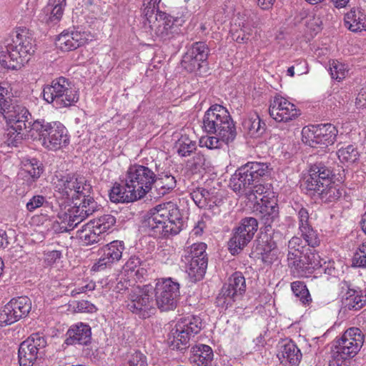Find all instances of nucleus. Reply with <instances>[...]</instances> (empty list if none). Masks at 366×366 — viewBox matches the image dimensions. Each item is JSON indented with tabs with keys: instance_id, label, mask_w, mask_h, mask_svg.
<instances>
[{
	"instance_id": "58",
	"label": "nucleus",
	"mask_w": 366,
	"mask_h": 366,
	"mask_svg": "<svg viewBox=\"0 0 366 366\" xmlns=\"http://www.w3.org/2000/svg\"><path fill=\"white\" fill-rule=\"evenodd\" d=\"M46 202L45 197L43 195H34L33 196L29 201L26 204V207L28 211L33 212L36 209L39 208L43 206V204Z\"/></svg>"
},
{
	"instance_id": "40",
	"label": "nucleus",
	"mask_w": 366,
	"mask_h": 366,
	"mask_svg": "<svg viewBox=\"0 0 366 366\" xmlns=\"http://www.w3.org/2000/svg\"><path fill=\"white\" fill-rule=\"evenodd\" d=\"M66 6V0H49L45 10L50 12V16L46 20L48 24H56L63 15L64 8Z\"/></svg>"
},
{
	"instance_id": "2",
	"label": "nucleus",
	"mask_w": 366,
	"mask_h": 366,
	"mask_svg": "<svg viewBox=\"0 0 366 366\" xmlns=\"http://www.w3.org/2000/svg\"><path fill=\"white\" fill-rule=\"evenodd\" d=\"M309 177L305 181V188L309 195L316 199L330 203L337 200L342 192L332 182V170L322 162L312 165L309 170Z\"/></svg>"
},
{
	"instance_id": "54",
	"label": "nucleus",
	"mask_w": 366,
	"mask_h": 366,
	"mask_svg": "<svg viewBox=\"0 0 366 366\" xmlns=\"http://www.w3.org/2000/svg\"><path fill=\"white\" fill-rule=\"evenodd\" d=\"M41 170V174L44 171V167L42 164L40 163L36 159H26L24 160V179L28 177V175H32L33 172L38 171V169Z\"/></svg>"
},
{
	"instance_id": "51",
	"label": "nucleus",
	"mask_w": 366,
	"mask_h": 366,
	"mask_svg": "<svg viewBox=\"0 0 366 366\" xmlns=\"http://www.w3.org/2000/svg\"><path fill=\"white\" fill-rule=\"evenodd\" d=\"M352 266L366 269V242L362 243L352 258Z\"/></svg>"
},
{
	"instance_id": "4",
	"label": "nucleus",
	"mask_w": 366,
	"mask_h": 366,
	"mask_svg": "<svg viewBox=\"0 0 366 366\" xmlns=\"http://www.w3.org/2000/svg\"><path fill=\"white\" fill-rule=\"evenodd\" d=\"M9 86L6 82H0V112L4 114L9 127L7 138L5 143L9 147H18L22 144L23 134L21 133V122L23 114L22 109L19 105L12 107L11 110H8L10 107L9 102L6 97L9 93Z\"/></svg>"
},
{
	"instance_id": "27",
	"label": "nucleus",
	"mask_w": 366,
	"mask_h": 366,
	"mask_svg": "<svg viewBox=\"0 0 366 366\" xmlns=\"http://www.w3.org/2000/svg\"><path fill=\"white\" fill-rule=\"evenodd\" d=\"M21 297L13 298L0 309V326L4 327L18 321L23 315Z\"/></svg>"
},
{
	"instance_id": "12",
	"label": "nucleus",
	"mask_w": 366,
	"mask_h": 366,
	"mask_svg": "<svg viewBox=\"0 0 366 366\" xmlns=\"http://www.w3.org/2000/svg\"><path fill=\"white\" fill-rule=\"evenodd\" d=\"M155 301L157 307L163 312L176 308L179 297V284L172 278L163 280L156 284Z\"/></svg>"
},
{
	"instance_id": "45",
	"label": "nucleus",
	"mask_w": 366,
	"mask_h": 366,
	"mask_svg": "<svg viewBox=\"0 0 366 366\" xmlns=\"http://www.w3.org/2000/svg\"><path fill=\"white\" fill-rule=\"evenodd\" d=\"M301 235L309 247L315 249L320 244V239L318 236L317 231L314 230L312 226L302 227V229H300Z\"/></svg>"
},
{
	"instance_id": "41",
	"label": "nucleus",
	"mask_w": 366,
	"mask_h": 366,
	"mask_svg": "<svg viewBox=\"0 0 366 366\" xmlns=\"http://www.w3.org/2000/svg\"><path fill=\"white\" fill-rule=\"evenodd\" d=\"M191 195L196 205L201 209H211L213 204L215 203V201L212 200L209 191L205 189H198L194 191Z\"/></svg>"
},
{
	"instance_id": "10",
	"label": "nucleus",
	"mask_w": 366,
	"mask_h": 366,
	"mask_svg": "<svg viewBox=\"0 0 366 366\" xmlns=\"http://www.w3.org/2000/svg\"><path fill=\"white\" fill-rule=\"evenodd\" d=\"M257 229V219L250 217L242 219L239 226L233 229L232 236L228 242L231 254H239L252 239Z\"/></svg>"
},
{
	"instance_id": "61",
	"label": "nucleus",
	"mask_w": 366,
	"mask_h": 366,
	"mask_svg": "<svg viewBox=\"0 0 366 366\" xmlns=\"http://www.w3.org/2000/svg\"><path fill=\"white\" fill-rule=\"evenodd\" d=\"M132 281L128 279V277L122 275L117 278L115 289L118 292H120L122 290H128L129 287L132 285Z\"/></svg>"
},
{
	"instance_id": "55",
	"label": "nucleus",
	"mask_w": 366,
	"mask_h": 366,
	"mask_svg": "<svg viewBox=\"0 0 366 366\" xmlns=\"http://www.w3.org/2000/svg\"><path fill=\"white\" fill-rule=\"evenodd\" d=\"M41 170V174L44 171V167L42 164L40 163L36 159H26L24 160V179L28 177V175H32L33 172L38 171V169Z\"/></svg>"
},
{
	"instance_id": "21",
	"label": "nucleus",
	"mask_w": 366,
	"mask_h": 366,
	"mask_svg": "<svg viewBox=\"0 0 366 366\" xmlns=\"http://www.w3.org/2000/svg\"><path fill=\"white\" fill-rule=\"evenodd\" d=\"M285 237L279 230H274L271 234H264L262 237V244L259 249L262 261L271 264L277 258V245L282 243Z\"/></svg>"
},
{
	"instance_id": "28",
	"label": "nucleus",
	"mask_w": 366,
	"mask_h": 366,
	"mask_svg": "<svg viewBox=\"0 0 366 366\" xmlns=\"http://www.w3.org/2000/svg\"><path fill=\"white\" fill-rule=\"evenodd\" d=\"M246 290L245 279L242 274L239 272H234L229 279L227 283L222 287L223 295L236 300L244 293Z\"/></svg>"
},
{
	"instance_id": "32",
	"label": "nucleus",
	"mask_w": 366,
	"mask_h": 366,
	"mask_svg": "<svg viewBox=\"0 0 366 366\" xmlns=\"http://www.w3.org/2000/svg\"><path fill=\"white\" fill-rule=\"evenodd\" d=\"M157 208L167 211V214H166L167 217L165 219H167V224H168L169 227H170L169 228V231L172 234H178L183 226V222L179 209L171 202H168L167 204H164V206L159 204L157 205Z\"/></svg>"
},
{
	"instance_id": "16",
	"label": "nucleus",
	"mask_w": 366,
	"mask_h": 366,
	"mask_svg": "<svg viewBox=\"0 0 366 366\" xmlns=\"http://www.w3.org/2000/svg\"><path fill=\"white\" fill-rule=\"evenodd\" d=\"M43 133L42 145L47 149L56 151L69 144L66 128L59 122H46Z\"/></svg>"
},
{
	"instance_id": "5",
	"label": "nucleus",
	"mask_w": 366,
	"mask_h": 366,
	"mask_svg": "<svg viewBox=\"0 0 366 366\" xmlns=\"http://www.w3.org/2000/svg\"><path fill=\"white\" fill-rule=\"evenodd\" d=\"M202 328V322L199 316L189 315L181 318L168 337V344L172 350L184 351L189 347L191 337L198 334Z\"/></svg>"
},
{
	"instance_id": "22",
	"label": "nucleus",
	"mask_w": 366,
	"mask_h": 366,
	"mask_svg": "<svg viewBox=\"0 0 366 366\" xmlns=\"http://www.w3.org/2000/svg\"><path fill=\"white\" fill-rule=\"evenodd\" d=\"M342 305L345 310H359L366 305V298L360 289L351 288L346 281L342 282Z\"/></svg>"
},
{
	"instance_id": "46",
	"label": "nucleus",
	"mask_w": 366,
	"mask_h": 366,
	"mask_svg": "<svg viewBox=\"0 0 366 366\" xmlns=\"http://www.w3.org/2000/svg\"><path fill=\"white\" fill-rule=\"evenodd\" d=\"M56 45L61 50L69 51L78 48V44L74 41V37L70 36L69 32H63L56 40Z\"/></svg>"
},
{
	"instance_id": "42",
	"label": "nucleus",
	"mask_w": 366,
	"mask_h": 366,
	"mask_svg": "<svg viewBox=\"0 0 366 366\" xmlns=\"http://www.w3.org/2000/svg\"><path fill=\"white\" fill-rule=\"evenodd\" d=\"M206 249L207 244L205 243H194L184 249V254L182 256V260H187V259L191 258L193 259H198L202 257H207Z\"/></svg>"
},
{
	"instance_id": "25",
	"label": "nucleus",
	"mask_w": 366,
	"mask_h": 366,
	"mask_svg": "<svg viewBox=\"0 0 366 366\" xmlns=\"http://www.w3.org/2000/svg\"><path fill=\"white\" fill-rule=\"evenodd\" d=\"M64 343L67 345H87L91 342V327L86 324L80 322L71 326L66 334Z\"/></svg>"
},
{
	"instance_id": "39",
	"label": "nucleus",
	"mask_w": 366,
	"mask_h": 366,
	"mask_svg": "<svg viewBox=\"0 0 366 366\" xmlns=\"http://www.w3.org/2000/svg\"><path fill=\"white\" fill-rule=\"evenodd\" d=\"M74 207L68 209V212L64 213L65 219L68 222V226L70 227H76L80 222L86 219L89 215L81 204L77 205V202H73Z\"/></svg>"
},
{
	"instance_id": "57",
	"label": "nucleus",
	"mask_w": 366,
	"mask_h": 366,
	"mask_svg": "<svg viewBox=\"0 0 366 366\" xmlns=\"http://www.w3.org/2000/svg\"><path fill=\"white\" fill-rule=\"evenodd\" d=\"M81 208H84L88 215L92 214L97 209V203L94 201V198L86 194V197H83V200L80 203Z\"/></svg>"
},
{
	"instance_id": "23",
	"label": "nucleus",
	"mask_w": 366,
	"mask_h": 366,
	"mask_svg": "<svg viewBox=\"0 0 366 366\" xmlns=\"http://www.w3.org/2000/svg\"><path fill=\"white\" fill-rule=\"evenodd\" d=\"M22 45H0V64L7 69L20 70L23 67V57L21 54Z\"/></svg>"
},
{
	"instance_id": "6",
	"label": "nucleus",
	"mask_w": 366,
	"mask_h": 366,
	"mask_svg": "<svg viewBox=\"0 0 366 366\" xmlns=\"http://www.w3.org/2000/svg\"><path fill=\"white\" fill-rule=\"evenodd\" d=\"M43 95L47 102H54L59 107L71 106L79 100L77 91L63 76L53 80L51 85L44 87Z\"/></svg>"
},
{
	"instance_id": "35",
	"label": "nucleus",
	"mask_w": 366,
	"mask_h": 366,
	"mask_svg": "<svg viewBox=\"0 0 366 366\" xmlns=\"http://www.w3.org/2000/svg\"><path fill=\"white\" fill-rule=\"evenodd\" d=\"M77 233L79 238L87 245L98 243L103 239V233L90 222Z\"/></svg>"
},
{
	"instance_id": "11",
	"label": "nucleus",
	"mask_w": 366,
	"mask_h": 366,
	"mask_svg": "<svg viewBox=\"0 0 366 366\" xmlns=\"http://www.w3.org/2000/svg\"><path fill=\"white\" fill-rule=\"evenodd\" d=\"M302 141L311 147H325L332 144L337 130L331 124L309 125L302 131Z\"/></svg>"
},
{
	"instance_id": "59",
	"label": "nucleus",
	"mask_w": 366,
	"mask_h": 366,
	"mask_svg": "<svg viewBox=\"0 0 366 366\" xmlns=\"http://www.w3.org/2000/svg\"><path fill=\"white\" fill-rule=\"evenodd\" d=\"M24 53L33 55L36 51V41L32 37L31 33L28 30L26 35H24Z\"/></svg>"
},
{
	"instance_id": "50",
	"label": "nucleus",
	"mask_w": 366,
	"mask_h": 366,
	"mask_svg": "<svg viewBox=\"0 0 366 366\" xmlns=\"http://www.w3.org/2000/svg\"><path fill=\"white\" fill-rule=\"evenodd\" d=\"M352 266L366 269V242L362 243L352 258Z\"/></svg>"
},
{
	"instance_id": "44",
	"label": "nucleus",
	"mask_w": 366,
	"mask_h": 366,
	"mask_svg": "<svg viewBox=\"0 0 366 366\" xmlns=\"http://www.w3.org/2000/svg\"><path fill=\"white\" fill-rule=\"evenodd\" d=\"M177 153L182 157L189 156L196 149V142L187 136H182L177 142Z\"/></svg>"
},
{
	"instance_id": "1",
	"label": "nucleus",
	"mask_w": 366,
	"mask_h": 366,
	"mask_svg": "<svg viewBox=\"0 0 366 366\" xmlns=\"http://www.w3.org/2000/svg\"><path fill=\"white\" fill-rule=\"evenodd\" d=\"M269 174V165L266 163L251 162L238 168L232 176L229 186L234 192L244 194L250 201L257 204L268 192V188L260 183L262 178Z\"/></svg>"
},
{
	"instance_id": "63",
	"label": "nucleus",
	"mask_w": 366,
	"mask_h": 366,
	"mask_svg": "<svg viewBox=\"0 0 366 366\" xmlns=\"http://www.w3.org/2000/svg\"><path fill=\"white\" fill-rule=\"evenodd\" d=\"M37 169L38 171H36V172H33L32 175H28V177L24 179V184H26L30 189L36 186V182L41 176V170L39 169Z\"/></svg>"
},
{
	"instance_id": "47",
	"label": "nucleus",
	"mask_w": 366,
	"mask_h": 366,
	"mask_svg": "<svg viewBox=\"0 0 366 366\" xmlns=\"http://www.w3.org/2000/svg\"><path fill=\"white\" fill-rule=\"evenodd\" d=\"M291 288L295 295L299 297L303 304H307L312 301L309 290L303 282H293L291 284Z\"/></svg>"
},
{
	"instance_id": "26",
	"label": "nucleus",
	"mask_w": 366,
	"mask_h": 366,
	"mask_svg": "<svg viewBox=\"0 0 366 366\" xmlns=\"http://www.w3.org/2000/svg\"><path fill=\"white\" fill-rule=\"evenodd\" d=\"M277 356L283 366H298L302 355L297 346L289 341L280 347Z\"/></svg>"
},
{
	"instance_id": "24",
	"label": "nucleus",
	"mask_w": 366,
	"mask_h": 366,
	"mask_svg": "<svg viewBox=\"0 0 366 366\" xmlns=\"http://www.w3.org/2000/svg\"><path fill=\"white\" fill-rule=\"evenodd\" d=\"M255 212L265 227H270L271 224L279 217V207L275 200L270 199L267 196L260 198V202L254 205Z\"/></svg>"
},
{
	"instance_id": "49",
	"label": "nucleus",
	"mask_w": 366,
	"mask_h": 366,
	"mask_svg": "<svg viewBox=\"0 0 366 366\" xmlns=\"http://www.w3.org/2000/svg\"><path fill=\"white\" fill-rule=\"evenodd\" d=\"M307 248H309V247L302 245V240L300 237H292L288 242L287 259L291 257H297L298 254H301V252L303 251V249Z\"/></svg>"
},
{
	"instance_id": "56",
	"label": "nucleus",
	"mask_w": 366,
	"mask_h": 366,
	"mask_svg": "<svg viewBox=\"0 0 366 366\" xmlns=\"http://www.w3.org/2000/svg\"><path fill=\"white\" fill-rule=\"evenodd\" d=\"M141 264L142 261L139 257L132 256L125 263L124 268L125 272H130L131 274L134 272V274L137 275L140 272V270L139 269L135 270V269L139 267Z\"/></svg>"
},
{
	"instance_id": "15",
	"label": "nucleus",
	"mask_w": 366,
	"mask_h": 366,
	"mask_svg": "<svg viewBox=\"0 0 366 366\" xmlns=\"http://www.w3.org/2000/svg\"><path fill=\"white\" fill-rule=\"evenodd\" d=\"M209 49L205 42L193 43L184 54L181 61L182 67L187 72L199 71L207 66Z\"/></svg>"
},
{
	"instance_id": "48",
	"label": "nucleus",
	"mask_w": 366,
	"mask_h": 366,
	"mask_svg": "<svg viewBox=\"0 0 366 366\" xmlns=\"http://www.w3.org/2000/svg\"><path fill=\"white\" fill-rule=\"evenodd\" d=\"M90 222L94 223V226L104 234L114 225L116 219L111 214H104L97 219L90 221Z\"/></svg>"
},
{
	"instance_id": "3",
	"label": "nucleus",
	"mask_w": 366,
	"mask_h": 366,
	"mask_svg": "<svg viewBox=\"0 0 366 366\" xmlns=\"http://www.w3.org/2000/svg\"><path fill=\"white\" fill-rule=\"evenodd\" d=\"M202 124L204 132L216 134L226 144L233 142L236 137L234 122L228 111L219 104L209 107L204 115Z\"/></svg>"
},
{
	"instance_id": "60",
	"label": "nucleus",
	"mask_w": 366,
	"mask_h": 366,
	"mask_svg": "<svg viewBox=\"0 0 366 366\" xmlns=\"http://www.w3.org/2000/svg\"><path fill=\"white\" fill-rule=\"evenodd\" d=\"M221 138L218 136L217 137H207L201 140V142H204L205 147L209 149H217L221 147Z\"/></svg>"
},
{
	"instance_id": "20",
	"label": "nucleus",
	"mask_w": 366,
	"mask_h": 366,
	"mask_svg": "<svg viewBox=\"0 0 366 366\" xmlns=\"http://www.w3.org/2000/svg\"><path fill=\"white\" fill-rule=\"evenodd\" d=\"M167 212L157 208V206L152 209L147 214L143 226L152 232V235L167 237L172 234L169 231V224H167V219H165Z\"/></svg>"
},
{
	"instance_id": "14",
	"label": "nucleus",
	"mask_w": 366,
	"mask_h": 366,
	"mask_svg": "<svg viewBox=\"0 0 366 366\" xmlns=\"http://www.w3.org/2000/svg\"><path fill=\"white\" fill-rule=\"evenodd\" d=\"M363 342L361 330L357 327L350 328L335 342V355L342 359L352 358L360 351Z\"/></svg>"
},
{
	"instance_id": "7",
	"label": "nucleus",
	"mask_w": 366,
	"mask_h": 366,
	"mask_svg": "<svg viewBox=\"0 0 366 366\" xmlns=\"http://www.w3.org/2000/svg\"><path fill=\"white\" fill-rule=\"evenodd\" d=\"M56 189L62 198L74 202L80 197H85L86 194H90L92 187L84 177L72 174L62 177L58 181Z\"/></svg>"
},
{
	"instance_id": "52",
	"label": "nucleus",
	"mask_w": 366,
	"mask_h": 366,
	"mask_svg": "<svg viewBox=\"0 0 366 366\" xmlns=\"http://www.w3.org/2000/svg\"><path fill=\"white\" fill-rule=\"evenodd\" d=\"M330 72L332 79L340 81L345 76V65L337 61H332L330 64Z\"/></svg>"
},
{
	"instance_id": "62",
	"label": "nucleus",
	"mask_w": 366,
	"mask_h": 366,
	"mask_svg": "<svg viewBox=\"0 0 366 366\" xmlns=\"http://www.w3.org/2000/svg\"><path fill=\"white\" fill-rule=\"evenodd\" d=\"M298 219H299V228L302 229V227L310 226L309 224V213L308 211L301 207L298 211Z\"/></svg>"
},
{
	"instance_id": "34",
	"label": "nucleus",
	"mask_w": 366,
	"mask_h": 366,
	"mask_svg": "<svg viewBox=\"0 0 366 366\" xmlns=\"http://www.w3.org/2000/svg\"><path fill=\"white\" fill-rule=\"evenodd\" d=\"M190 360L197 366H208L213 360V351L209 345H194L191 349Z\"/></svg>"
},
{
	"instance_id": "37",
	"label": "nucleus",
	"mask_w": 366,
	"mask_h": 366,
	"mask_svg": "<svg viewBox=\"0 0 366 366\" xmlns=\"http://www.w3.org/2000/svg\"><path fill=\"white\" fill-rule=\"evenodd\" d=\"M265 123L262 122L257 114H254L242 122V127L251 137H259L265 131Z\"/></svg>"
},
{
	"instance_id": "18",
	"label": "nucleus",
	"mask_w": 366,
	"mask_h": 366,
	"mask_svg": "<svg viewBox=\"0 0 366 366\" xmlns=\"http://www.w3.org/2000/svg\"><path fill=\"white\" fill-rule=\"evenodd\" d=\"M269 113L278 122H287L300 115L296 106L281 96L274 97L270 102Z\"/></svg>"
},
{
	"instance_id": "36",
	"label": "nucleus",
	"mask_w": 366,
	"mask_h": 366,
	"mask_svg": "<svg viewBox=\"0 0 366 366\" xmlns=\"http://www.w3.org/2000/svg\"><path fill=\"white\" fill-rule=\"evenodd\" d=\"M345 24L351 31L357 32L366 31V23L364 14L355 9H351L350 12L345 16Z\"/></svg>"
},
{
	"instance_id": "53",
	"label": "nucleus",
	"mask_w": 366,
	"mask_h": 366,
	"mask_svg": "<svg viewBox=\"0 0 366 366\" xmlns=\"http://www.w3.org/2000/svg\"><path fill=\"white\" fill-rule=\"evenodd\" d=\"M147 357L139 351H136L129 356L124 366H147Z\"/></svg>"
},
{
	"instance_id": "38",
	"label": "nucleus",
	"mask_w": 366,
	"mask_h": 366,
	"mask_svg": "<svg viewBox=\"0 0 366 366\" xmlns=\"http://www.w3.org/2000/svg\"><path fill=\"white\" fill-rule=\"evenodd\" d=\"M44 120L36 119L24 127V140L27 141H43V133L45 129Z\"/></svg>"
},
{
	"instance_id": "29",
	"label": "nucleus",
	"mask_w": 366,
	"mask_h": 366,
	"mask_svg": "<svg viewBox=\"0 0 366 366\" xmlns=\"http://www.w3.org/2000/svg\"><path fill=\"white\" fill-rule=\"evenodd\" d=\"M175 177L170 174H155V180L150 192L154 197H161L171 192L176 187Z\"/></svg>"
},
{
	"instance_id": "30",
	"label": "nucleus",
	"mask_w": 366,
	"mask_h": 366,
	"mask_svg": "<svg viewBox=\"0 0 366 366\" xmlns=\"http://www.w3.org/2000/svg\"><path fill=\"white\" fill-rule=\"evenodd\" d=\"M45 339L39 333H34L24 340V345L26 346L29 352L24 350V360L28 361V364L24 362V366H32L37 359L38 351L40 348L46 346Z\"/></svg>"
},
{
	"instance_id": "31",
	"label": "nucleus",
	"mask_w": 366,
	"mask_h": 366,
	"mask_svg": "<svg viewBox=\"0 0 366 366\" xmlns=\"http://www.w3.org/2000/svg\"><path fill=\"white\" fill-rule=\"evenodd\" d=\"M129 182H127L125 179V183L124 185H121L118 183H115L111 192L109 193V198L113 202H132L139 199L136 190L133 191L132 188L128 187Z\"/></svg>"
},
{
	"instance_id": "19",
	"label": "nucleus",
	"mask_w": 366,
	"mask_h": 366,
	"mask_svg": "<svg viewBox=\"0 0 366 366\" xmlns=\"http://www.w3.org/2000/svg\"><path fill=\"white\" fill-rule=\"evenodd\" d=\"M124 249L125 247L122 241L115 240L106 244L99 249V259L93 265L92 269L100 271L119 261L122 257Z\"/></svg>"
},
{
	"instance_id": "17",
	"label": "nucleus",
	"mask_w": 366,
	"mask_h": 366,
	"mask_svg": "<svg viewBox=\"0 0 366 366\" xmlns=\"http://www.w3.org/2000/svg\"><path fill=\"white\" fill-rule=\"evenodd\" d=\"M147 22L150 28L151 32L162 40L169 39L174 31V20L172 16L164 12L159 11L154 16L147 12Z\"/></svg>"
},
{
	"instance_id": "33",
	"label": "nucleus",
	"mask_w": 366,
	"mask_h": 366,
	"mask_svg": "<svg viewBox=\"0 0 366 366\" xmlns=\"http://www.w3.org/2000/svg\"><path fill=\"white\" fill-rule=\"evenodd\" d=\"M182 261L186 265L187 272L193 282L199 281L204 277L208 264L207 257H202L198 259L191 258Z\"/></svg>"
},
{
	"instance_id": "64",
	"label": "nucleus",
	"mask_w": 366,
	"mask_h": 366,
	"mask_svg": "<svg viewBox=\"0 0 366 366\" xmlns=\"http://www.w3.org/2000/svg\"><path fill=\"white\" fill-rule=\"evenodd\" d=\"M193 165L195 169H205L207 167V159L204 154L198 153L193 157Z\"/></svg>"
},
{
	"instance_id": "8",
	"label": "nucleus",
	"mask_w": 366,
	"mask_h": 366,
	"mask_svg": "<svg viewBox=\"0 0 366 366\" xmlns=\"http://www.w3.org/2000/svg\"><path fill=\"white\" fill-rule=\"evenodd\" d=\"M292 274L299 277H308L313 271L326 263L312 248L303 249L297 257L287 259Z\"/></svg>"
},
{
	"instance_id": "13",
	"label": "nucleus",
	"mask_w": 366,
	"mask_h": 366,
	"mask_svg": "<svg viewBox=\"0 0 366 366\" xmlns=\"http://www.w3.org/2000/svg\"><path fill=\"white\" fill-rule=\"evenodd\" d=\"M152 295L148 286L133 287L129 293L128 310L142 319L148 318L154 310Z\"/></svg>"
},
{
	"instance_id": "43",
	"label": "nucleus",
	"mask_w": 366,
	"mask_h": 366,
	"mask_svg": "<svg viewBox=\"0 0 366 366\" xmlns=\"http://www.w3.org/2000/svg\"><path fill=\"white\" fill-rule=\"evenodd\" d=\"M337 154L339 159L342 162H347L353 164L356 162L360 157V153L357 148L352 144L347 145L345 147H341L338 149Z\"/></svg>"
},
{
	"instance_id": "9",
	"label": "nucleus",
	"mask_w": 366,
	"mask_h": 366,
	"mask_svg": "<svg viewBox=\"0 0 366 366\" xmlns=\"http://www.w3.org/2000/svg\"><path fill=\"white\" fill-rule=\"evenodd\" d=\"M127 182H129L128 187L136 190L138 197L142 199L147 193L152 189L154 172L147 167L134 164L131 165L127 172Z\"/></svg>"
}]
</instances>
